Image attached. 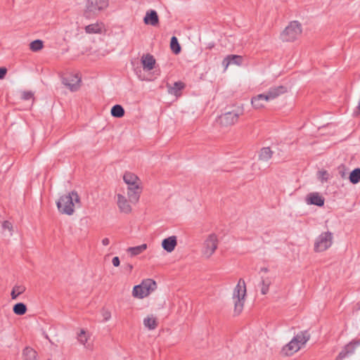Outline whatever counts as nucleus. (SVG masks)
<instances>
[{"label":"nucleus","instance_id":"nucleus-1","mask_svg":"<svg viewBox=\"0 0 360 360\" xmlns=\"http://www.w3.org/2000/svg\"><path fill=\"white\" fill-rule=\"evenodd\" d=\"M123 180L128 185L127 195L129 201L133 203L137 202L141 193V188L138 184L139 177L131 172H125Z\"/></svg>","mask_w":360,"mask_h":360},{"label":"nucleus","instance_id":"nucleus-2","mask_svg":"<svg viewBox=\"0 0 360 360\" xmlns=\"http://www.w3.org/2000/svg\"><path fill=\"white\" fill-rule=\"evenodd\" d=\"M79 202V197L77 192L72 191L68 195H63L57 202V207L60 212L68 215L74 213L75 203Z\"/></svg>","mask_w":360,"mask_h":360},{"label":"nucleus","instance_id":"nucleus-3","mask_svg":"<svg viewBox=\"0 0 360 360\" xmlns=\"http://www.w3.org/2000/svg\"><path fill=\"white\" fill-rule=\"evenodd\" d=\"M109 6V0H87L86 2L84 17L91 19L97 17Z\"/></svg>","mask_w":360,"mask_h":360},{"label":"nucleus","instance_id":"nucleus-4","mask_svg":"<svg viewBox=\"0 0 360 360\" xmlns=\"http://www.w3.org/2000/svg\"><path fill=\"white\" fill-rule=\"evenodd\" d=\"M246 287L245 281L243 278H240L233 294L234 314L236 315L240 314L243 311Z\"/></svg>","mask_w":360,"mask_h":360},{"label":"nucleus","instance_id":"nucleus-5","mask_svg":"<svg viewBox=\"0 0 360 360\" xmlns=\"http://www.w3.org/2000/svg\"><path fill=\"white\" fill-rule=\"evenodd\" d=\"M157 288L156 282L150 278L143 280L141 284L135 285L132 290L134 297L143 298Z\"/></svg>","mask_w":360,"mask_h":360},{"label":"nucleus","instance_id":"nucleus-6","mask_svg":"<svg viewBox=\"0 0 360 360\" xmlns=\"http://www.w3.org/2000/svg\"><path fill=\"white\" fill-rule=\"evenodd\" d=\"M302 33V25L297 21L294 20L289 23L285 30L281 34V39L283 41H294Z\"/></svg>","mask_w":360,"mask_h":360},{"label":"nucleus","instance_id":"nucleus-7","mask_svg":"<svg viewBox=\"0 0 360 360\" xmlns=\"http://www.w3.org/2000/svg\"><path fill=\"white\" fill-rule=\"evenodd\" d=\"M333 243V234L332 233L327 231L322 233L316 239L314 243V251L315 252H323L328 249Z\"/></svg>","mask_w":360,"mask_h":360},{"label":"nucleus","instance_id":"nucleus-8","mask_svg":"<svg viewBox=\"0 0 360 360\" xmlns=\"http://www.w3.org/2000/svg\"><path fill=\"white\" fill-rule=\"evenodd\" d=\"M306 342L307 339H291L283 347L281 354L285 356H291L299 351L306 344Z\"/></svg>","mask_w":360,"mask_h":360},{"label":"nucleus","instance_id":"nucleus-9","mask_svg":"<svg viewBox=\"0 0 360 360\" xmlns=\"http://www.w3.org/2000/svg\"><path fill=\"white\" fill-rule=\"evenodd\" d=\"M218 246L217 236L214 233L209 235L207 239L205 240L202 254L203 255L209 258L212 255L214 251L217 250Z\"/></svg>","mask_w":360,"mask_h":360},{"label":"nucleus","instance_id":"nucleus-10","mask_svg":"<svg viewBox=\"0 0 360 360\" xmlns=\"http://www.w3.org/2000/svg\"><path fill=\"white\" fill-rule=\"evenodd\" d=\"M62 82L71 91H76L79 89L81 78L77 75H70L63 77Z\"/></svg>","mask_w":360,"mask_h":360},{"label":"nucleus","instance_id":"nucleus-11","mask_svg":"<svg viewBox=\"0 0 360 360\" xmlns=\"http://www.w3.org/2000/svg\"><path fill=\"white\" fill-rule=\"evenodd\" d=\"M239 115L235 111L227 112L218 118V121L221 125L229 127L234 124L238 119Z\"/></svg>","mask_w":360,"mask_h":360},{"label":"nucleus","instance_id":"nucleus-12","mask_svg":"<svg viewBox=\"0 0 360 360\" xmlns=\"http://www.w3.org/2000/svg\"><path fill=\"white\" fill-rule=\"evenodd\" d=\"M287 91V87L283 85L276 86L271 87L266 92L264 93L266 101H269L276 98L280 95L283 94Z\"/></svg>","mask_w":360,"mask_h":360},{"label":"nucleus","instance_id":"nucleus-13","mask_svg":"<svg viewBox=\"0 0 360 360\" xmlns=\"http://www.w3.org/2000/svg\"><path fill=\"white\" fill-rule=\"evenodd\" d=\"M360 346V340H352L347 344L340 352L338 358L342 359L354 353L356 349Z\"/></svg>","mask_w":360,"mask_h":360},{"label":"nucleus","instance_id":"nucleus-14","mask_svg":"<svg viewBox=\"0 0 360 360\" xmlns=\"http://www.w3.org/2000/svg\"><path fill=\"white\" fill-rule=\"evenodd\" d=\"M243 62V58L239 55H228L222 61L224 69L226 70L230 65H240Z\"/></svg>","mask_w":360,"mask_h":360},{"label":"nucleus","instance_id":"nucleus-15","mask_svg":"<svg viewBox=\"0 0 360 360\" xmlns=\"http://www.w3.org/2000/svg\"><path fill=\"white\" fill-rule=\"evenodd\" d=\"M324 198L318 193H311L307 195L306 202L308 205H314L321 207L324 205Z\"/></svg>","mask_w":360,"mask_h":360},{"label":"nucleus","instance_id":"nucleus-16","mask_svg":"<svg viewBox=\"0 0 360 360\" xmlns=\"http://www.w3.org/2000/svg\"><path fill=\"white\" fill-rule=\"evenodd\" d=\"M177 245V239L175 236H169L162 241V247L167 252H172Z\"/></svg>","mask_w":360,"mask_h":360},{"label":"nucleus","instance_id":"nucleus-17","mask_svg":"<svg viewBox=\"0 0 360 360\" xmlns=\"http://www.w3.org/2000/svg\"><path fill=\"white\" fill-rule=\"evenodd\" d=\"M117 205L122 212L129 214L131 211V207L129 202L126 198L121 194H117Z\"/></svg>","mask_w":360,"mask_h":360},{"label":"nucleus","instance_id":"nucleus-18","mask_svg":"<svg viewBox=\"0 0 360 360\" xmlns=\"http://www.w3.org/2000/svg\"><path fill=\"white\" fill-rule=\"evenodd\" d=\"M143 22L146 25H150L153 26L157 25L159 22V18L157 12L154 10L147 11L143 18Z\"/></svg>","mask_w":360,"mask_h":360},{"label":"nucleus","instance_id":"nucleus-19","mask_svg":"<svg viewBox=\"0 0 360 360\" xmlns=\"http://www.w3.org/2000/svg\"><path fill=\"white\" fill-rule=\"evenodd\" d=\"M141 63L144 70L150 71L155 67V59L153 56L148 53L141 57Z\"/></svg>","mask_w":360,"mask_h":360},{"label":"nucleus","instance_id":"nucleus-20","mask_svg":"<svg viewBox=\"0 0 360 360\" xmlns=\"http://www.w3.org/2000/svg\"><path fill=\"white\" fill-rule=\"evenodd\" d=\"M104 28L101 22H96L85 26L84 30L87 34H101Z\"/></svg>","mask_w":360,"mask_h":360},{"label":"nucleus","instance_id":"nucleus-21","mask_svg":"<svg viewBox=\"0 0 360 360\" xmlns=\"http://www.w3.org/2000/svg\"><path fill=\"white\" fill-rule=\"evenodd\" d=\"M264 101H266L264 93L253 97L251 100V103L255 108L259 109L264 107Z\"/></svg>","mask_w":360,"mask_h":360},{"label":"nucleus","instance_id":"nucleus-22","mask_svg":"<svg viewBox=\"0 0 360 360\" xmlns=\"http://www.w3.org/2000/svg\"><path fill=\"white\" fill-rule=\"evenodd\" d=\"M23 360H37V352L30 347H26L22 352Z\"/></svg>","mask_w":360,"mask_h":360},{"label":"nucleus","instance_id":"nucleus-23","mask_svg":"<svg viewBox=\"0 0 360 360\" xmlns=\"http://www.w3.org/2000/svg\"><path fill=\"white\" fill-rule=\"evenodd\" d=\"M273 153V151L269 147H264L260 150L259 160L267 162L271 158Z\"/></svg>","mask_w":360,"mask_h":360},{"label":"nucleus","instance_id":"nucleus-24","mask_svg":"<svg viewBox=\"0 0 360 360\" xmlns=\"http://www.w3.org/2000/svg\"><path fill=\"white\" fill-rule=\"evenodd\" d=\"M185 84L182 82H176L174 83L173 86H168V91L169 94L177 96L179 92L184 89Z\"/></svg>","mask_w":360,"mask_h":360},{"label":"nucleus","instance_id":"nucleus-25","mask_svg":"<svg viewBox=\"0 0 360 360\" xmlns=\"http://www.w3.org/2000/svg\"><path fill=\"white\" fill-rule=\"evenodd\" d=\"M26 290L23 285H15L11 290V296L12 300H16L19 295L22 294Z\"/></svg>","mask_w":360,"mask_h":360},{"label":"nucleus","instance_id":"nucleus-26","mask_svg":"<svg viewBox=\"0 0 360 360\" xmlns=\"http://www.w3.org/2000/svg\"><path fill=\"white\" fill-rule=\"evenodd\" d=\"M147 248L146 244H142L141 245H138L136 247H130L127 249V252H129L131 256H136L141 253H142L144 250H146Z\"/></svg>","mask_w":360,"mask_h":360},{"label":"nucleus","instance_id":"nucleus-27","mask_svg":"<svg viewBox=\"0 0 360 360\" xmlns=\"http://www.w3.org/2000/svg\"><path fill=\"white\" fill-rule=\"evenodd\" d=\"M111 115L114 117L120 118L124 115V110L120 105H115L111 108Z\"/></svg>","mask_w":360,"mask_h":360},{"label":"nucleus","instance_id":"nucleus-28","mask_svg":"<svg viewBox=\"0 0 360 360\" xmlns=\"http://www.w3.org/2000/svg\"><path fill=\"white\" fill-rule=\"evenodd\" d=\"M27 310V306L22 302H18L13 307V311L16 315H24Z\"/></svg>","mask_w":360,"mask_h":360},{"label":"nucleus","instance_id":"nucleus-29","mask_svg":"<svg viewBox=\"0 0 360 360\" xmlns=\"http://www.w3.org/2000/svg\"><path fill=\"white\" fill-rule=\"evenodd\" d=\"M170 48L174 54H179L181 48L176 37H172L170 41Z\"/></svg>","mask_w":360,"mask_h":360},{"label":"nucleus","instance_id":"nucleus-30","mask_svg":"<svg viewBox=\"0 0 360 360\" xmlns=\"http://www.w3.org/2000/svg\"><path fill=\"white\" fill-rule=\"evenodd\" d=\"M349 181L353 184H358L360 181V168H356L352 170L349 176Z\"/></svg>","mask_w":360,"mask_h":360},{"label":"nucleus","instance_id":"nucleus-31","mask_svg":"<svg viewBox=\"0 0 360 360\" xmlns=\"http://www.w3.org/2000/svg\"><path fill=\"white\" fill-rule=\"evenodd\" d=\"M271 284V281L266 278H262L261 281V292L262 295H266L269 292V288Z\"/></svg>","mask_w":360,"mask_h":360},{"label":"nucleus","instance_id":"nucleus-32","mask_svg":"<svg viewBox=\"0 0 360 360\" xmlns=\"http://www.w3.org/2000/svg\"><path fill=\"white\" fill-rule=\"evenodd\" d=\"M30 48L32 51H38L43 48V41L36 39L30 43Z\"/></svg>","mask_w":360,"mask_h":360},{"label":"nucleus","instance_id":"nucleus-33","mask_svg":"<svg viewBox=\"0 0 360 360\" xmlns=\"http://www.w3.org/2000/svg\"><path fill=\"white\" fill-rule=\"evenodd\" d=\"M143 324L149 329H154L157 326L156 320L153 317L145 318L143 320Z\"/></svg>","mask_w":360,"mask_h":360},{"label":"nucleus","instance_id":"nucleus-34","mask_svg":"<svg viewBox=\"0 0 360 360\" xmlns=\"http://www.w3.org/2000/svg\"><path fill=\"white\" fill-rule=\"evenodd\" d=\"M79 343L86 349H91L93 348L94 341L92 339H79Z\"/></svg>","mask_w":360,"mask_h":360},{"label":"nucleus","instance_id":"nucleus-35","mask_svg":"<svg viewBox=\"0 0 360 360\" xmlns=\"http://www.w3.org/2000/svg\"><path fill=\"white\" fill-rule=\"evenodd\" d=\"M33 93L32 91H24L22 94V98L23 100H30L33 98Z\"/></svg>","mask_w":360,"mask_h":360},{"label":"nucleus","instance_id":"nucleus-36","mask_svg":"<svg viewBox=\"0 0 360 360\" xmlns=\"http://www.w3.org/2000/svg\"><path fill=\"white\" fill-rule=\"evenodd\" d=\"M102 316H103V321H108L111 317V314L108 311L103 310Z\"/></svg>","mask_w":360,"mask_h":360},{"label":"nucleus","instance_id":"nucleus-37","mask_svg":"<svg viewBox=\"0 0 360 360\" xmlns=\"http://www.w3.org/2000/svg\"><path fill=\"white\" fill-rule=\"evenodd\" d=\"M2 229L4 230L8 229L11 231H12L13 226H12L11 223L9 222L8 221H4L2 224Z\"/></svg>","mask_w":360,"mask_h":360},{"label":"nucleus","instance_id":"nucleus-38","mask_svg":"<svg viewBox=\"0 0 360 360\" xmlns=\"http://www.w3.org/2000/svg\"><path fill=\"white\" fill-rule=\"evenodd\" d=\"M310 334L307 330L302 331L300 334H297L296 336H294L293 338H309Z\"/></svg>","mask_w":360,"mask_h":360},{"label":"nucleus","instance_id":"nucleus-39","mask_svg":"<svg viewBox=\"0 0 360 360\" xmlns=\"http://www.w3.org/2000/svg\"><path fill=\"white\" fill-rule=\"evenodd\" d=\"M7 73V69L4 67H0V79H2L5 77Z\"/></svg>","mask_w":360,"mask_h":360},{"label":"nucleus","instance_id":"nucleus-40","mask_svg":"<svg viewBox=\"0 0 360 360\" xmlns=\"http://www.w3.org/2000/svg\"><path fill=\"white\" fill-rule=\"evenodd\" d=\"M112 263L114 266H119L120 264V260L118 257H114L112 260Z\"/></svg>","mask_w":360,"mask_h":360},{"label":"nucleus","instance_id":"nucleus-41","mask_svg":"<svg viewBox=\"0 0 360 360\" xmlns=\"http://www.w3.org/2000/svg\"><path fill=\"white\" fill-rule=\"evenodd\" d=\"M124 269L125 271L131 272L133 269V265L131 264H126L124 265Z\"/></svg>","mask_w":360,"mask_h":360},{"label":"nucleus","instance_id":"nucleus-42","mask_svg":"<svg viewBox=\"0 0 360 360\" xmlns=\"http://www.w3.org/2000/svg\"><path fill=\"white\" fill-rule=\"evenodd\" d=\"M110 243V240L108 238H105L102 240V244L103 245H108Z\"/></svg>","mask_w":360,"mask_h":360},{"label":"nucleus","instance_id":"nucleus-43","mask_svg":"<svg viewBox=\"0 0 360 360\" xmlns=\"http://www.w3.org/2000/svg\"><path fill=\"white\" fill-rule=\"evenodd\" d=\"M86 333L84 329H81L79 333L78 334L79 336H81L82 335H84Z\"/></svg>","mask_w":360,"mask_h":360},{"label":"nucleus","instance_id":"nucleus-44","mask_svg":"<svg viewBox=\"0 0 360 360\" xmlns=\"http://www.w3.org/2000/svg\"><path fill=\"white\" fill-rule=\"evenodd\" d=\"M355 309L356 310H359L360 309V301L356 304Z\"/></svg>","mask_w":360,"mask_h":360},{"label":"nucleus","instance_id":"nucleus-45","mask_svg":"<svg viewBox=\"0 0 360 360\" xmlns=\"http://www.w3.org/2000/svg\"><path fill=\"white\" fill-rule=\"evenodd\" d=\"M261 271L267 272L268 271V269L265 268V267H263V268L261 269Z\"/></svg>","mask_w":360,"mask_h":360},{"label":"nucleus","instance_id":"nucleus-46","mask_svg":"<svg viewBox=\"0 0 360 360\" xmlns=\"http://www.w3.org/2000/svg\"><path fill=\"white\" fill-rule=\"evenodd\" d=\"M344 175H345V173H344V172H342V174H341V176H342V177H344Z\"/></svg>","mask_w":360,"mask_h":360},{"label":"nucleus","instance_id":"nucleus-47","mask_svg":"<svg viewBox=\"0 0 360 360\" xmlns=\"http://www.w3.org/2000/svg\"><path fill=\"white\" fill-rule=\"evenodd\" d=\"M45 338H49L48 335H45Z\"/></svg>","mask_w":360,"mask_h":360}]
</instances>
